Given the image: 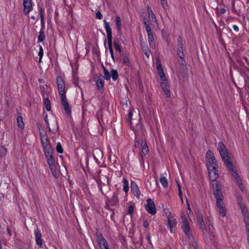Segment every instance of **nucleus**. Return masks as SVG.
Wrapping results in <instances>:
<instances>
[{"label":"nucleus","instance_id":"nucleus-16","mask_svg":"<svg viewBox=\"0 0 249 249\" xmlns=\"http://www.w3.org/2000/svg\"><path fill=\"white\" fill-rule=\"evenodd\" d=\"M156 64H157V71L158 72V74L159 75V76L160 77V80H163L167 79V78L165 76L164 72L163 71L161 63L160 62V61L159 59V58H158L156 59Z\"/></svg>","mask_w":249,"mask_h":249},{"label":"nucleus","instance_id":"nucleus-44","mask_svg":"<svg viewBox=\"0 0 249 249\" xmlns=\"http://www.w3.org/2000/svg\"><path fill=\"white\" fill-rule=\"evenodd\" d=\"M113 44H114V46L116 51L118 52L119 53H120L122 51L120 46L119 45V44L118 43H117L115 41H114Z\"/></svg>","mask_w":249,"mask_h":249},{"label":"nucleus","instance_id":"nucleus-4","mask_svg":"<svg viewBox=\"0 0 249 249\" xmlns=\"http://www.w3.org/2000/svg\"><path fill=\"white\" fill-rule=\"evenodd\" d=\"M41 143L46 160L54 158L53 156V149L51 146L49 137L46 133L44 134L40 133Z\"/></svg>","mask_w":249,"mask_h":249},{"label":"nucleus","instance_id":"nucleus-61","mask_svg":"<svg viewBox=\"0 0 249 249\" xmlns=\"http://www.w3.org/2000/svg\"><path fill=\"white\" fill-rule=\"evenodd\" d=\"M238 186L239 187L240 189L242 191H244V188L243 184L242 182L241 183H240L239 184H238Z\"/></svg>","mask_w":249,"mask_h":249},{"label":"nucleus","instance_id":"nucleus-21","mask_svg":"<svg viewBox=\"0 0 249 249\" xmlns=\"http://www.w3.org/2000/svg\"><path fill=\"white\" fill-rule=\"evenodd\" d=\"M161 86L167 97H170V87L167 79L161 81Z\"/></svg>","mask_w":249,"mask_h":249},{"label":"nucleus","instance_id":"nucleus-45","mask_svg":"<svg viewBox=\"0 0 249 249\" xmlns=\"http://www.w3.org/2000/svg\"><path fill=\"white\" fill-rule=\"evenodd\" d=\"M135 146L136 148H141V146H142V140L141 142H140L139 141H137L136 140H135Z\"/></svg>","mask_w":249,"mask_h":249},{"label":"nucleus","instance_id":"nucleus-11","mask_svg":"<svg viewBox=\"0 0 249 249\" xmlns=\"http://www.w3.org/2000/svg\"><path fill=\"white\" fill-rule=\"evenodd\" d=\"M146 204H144V208L146 211L150 214L154 215L156 213L155 204L153 200L149 198L146 200Z\"/></svg>","mask_w":249,"mask_h":249},{"label":"nucleus","instance_id":"nucleus-53","mask_svg":"<svg viewBox=\"0 0 249 249\" xmlns=\"http://www.w3.org/2000/svg\"><path fill=\"white\" fill-rule=\"evenodd\" d=\"M246 225V232H249V219L248 220H244Z\"/></svg>","mask_w":249,"mask_h":249},{"label":"nucleus","instance_id":"nucleus-30","mask_svg":"<svg viewBox=\"0 0 249 249\" xmlns=\"http://www.w3.org/2000/svg\"><path fill=\"white\" fill-rule=\"evenodd\" d=\"M118 197L116 195L115 193H114L112 198L109 200V204L112 206H116L118 203Z\"/></svg>","mask_w":249,"mask_h":249},{"label":"nucleus","instance_id":"nucleus-29","mask_svg":"<svg viewBox=\"0 0 249 249\" xmlns=\"http://www.w3.org/2000/svg\"><path fill=\"white\" fill-rule=\"evenodd\" d=\"M45 28V26L44 27H42V25H41V29L39 31V34L38 36L37 39H38V42H41L43 41L45 38V36L44 34V29Z\"/></svg>","mask_w":249,"mask_h":249},{"label":"nucleus","instance_id":"nucleus-41","mask_svg":"<svg viewBox=\"0 0 249 249\" xmlns=\"http://www.w3.org/2000/svg\"><path fill=\"white\" fill-rule=\"evenodd\" d=\"M123 61L124 64L127 66H130V62L129 59L128 57V56H124Z\"/></svg>","mask_w":249,"mask_h":249},{"label":"nucleus","instance_id":"nucleus-33","mask_svg":"<svg viewBox=\"0 0 249 249\" xmlns=\"http://www.w3.org/2000/svg\"><path fill=\"white\" fill-rule=\"evenodd\" d=\"M44 104L47 111H50L51 110V104L48 98L44 99Z\"/></svg>","mask_w":249,"mask_h":249},{"label":"nucleus","instance_id":"nucleus-40","mask_svg":"<svg viewBox=\"0 0 249 249\" xmlns=\"http://www.w3.org/2000/svg\"><path fill=\"white\" fill-rule=\"evenodd\" d=\"M56 151L59 154H61L63 152V149L62 146L60 142H58L57 143L56 146Z\"/></svg>","mask_w":249,"mask_h":249},{"label":"nucleus","instance_id":"nucleus-17","mask_svg":"<svg viewBox=\"0 0 249 249\" xmlns=\"http://www.w3.org/2000/svg\"><path fill=\"white\" fill-rule=\"evenodd\" d=\"M223 199H219L216 200V206L219 209V213L224 217L226 215V210L225 206L223 203Z\"/></svg>","mask_w":249,"mask_h":249},{"label":"nucleus","instance_id":"nucleus-28","mask_svg":"<svg viewBox=\"0 0 249 249\" xmlns=\"http://www.w3.org/2000/svg\"><path fill=\"white\" fill-rule=\"evenodd\" d=\"M141 149H142V152L144 155H147L149 152V149L148 146L146 143V142L144 140H142V146Z\"/></svg>","mask_w":249,"mask_h":249},{"label":"nucleus","instance_id":"nucleus-43","mask_svg":"<svg viewBox=\"0 0 249 249\" xmlns=\"http://www.w3.org/2000/svg\"><path fill=\"white\" fill-rule=\"evenodd\" d=\"M38 55L39 57V62H41V59H42L43 55V49L41 46H40V47H39V51L38 52Z\"/></svg>","mask_w":249,"mask_h":249},{"label":"nucleus","instance_id":"nucleus-20","mask_svg":"<svg viewBox=\"0 0 249 249\" xmlns=\"http://www.w3.org/2000/svg\"><path fill=\"white\" fill-rule=\"evenodd\" d=\"M95 82L98 90L101 92L104 91V81L103 76L100 74L98 77L95 78Z\"/></svg>","mask_w":249,"mask_h":249},{"label":"nucleus","instance_id":"nucleus-14","mask_svg":"<svg viewBox=\"0 0 249 249\" xmlns=\"http://www.w3.org/2000/svg\"><path fill=\"white\" fill-rule=\"evenodd\" d=\"M178 51L177 54L180 58L184 59L185 55L183 52V45L182 37L179 36L178 37Z\"/></svg>","mask_w":249,"mask_h":249},{"label":"nucleus","instance_id":"nucleus-9","mask_svg":"<svg viewBox=\"0 0 249 249\" xmlns=\"http://www.w3.org/2000/svg\"><path fill=\"white\" fill-rule=\"evenodd\" d=\"M209 178L211 181L216 180L218 178V166L217 165H208L207 166Z\"/></svg>","mask_w":249,"mask_h":249},{"label":"nucleus","instance_id":"nucleus-38","mask_svg":"<svg viewBox=\"0 0 249 249\" xmlns=\"http://www.w3.org/2000/svg\"><path fill=\"white\" fill-rule=\"evenodd\" d=\"M7 150L3 145L0 146V157H4L7 154Z\"/></svg>","mask_w":249,"mask_h":249},{"label":"nucleus","instance_id":"nucleus-10","mask_svg":"<svg viewBox=\"0 0 249 249\" xmlns=\"http://www.w3.org/2000/svg\"><path fill=\"white\" fill-rule=\"evenodd\" d=\"M181 229L188 239L191 240L193 238V234L189 222L186 218L183 219L181 223Z\"/></svg>","mask_w":249,"mask_h":249},{"label":"nucleus","instance_id":"nucleus-15","mask_svg":"<svg viewBox=\"0 0 249 249\" xmlns=\"http://www.w3.org/2000/svg\"><path fill=\"white\" fill-rule=\"evenodd\" d=\"M206 159L208 165H217L215 158L213 155V152L211 150H208L206 153Z\"/></svg>","mask_w":249,"mask_h":249},{"label":"nucleus","instance_id":"nucleus-52","mask_svg":"<svg viewBox=\"0 0 249 249\" xmlns=\"http://www.w3.org/2000/svg\"><path fill=\"white\" fill-rule=\"evenodd\" d=\"M134 207L132 205H130L128 209V213L130 214H132L134 212Z\"/></svg>","mask_w":249,"mask_h":249},{"label":"nucleus","instance_id":"nucleus-42","mask_svg":"<svg viewBox=\"0 0 249 249\" xmlns=\"http://www.w3.org/2000/svg\"><path fill=\"white\" fill-rule=\"evenodd\" d=\"M148 14V16H149L150 20L151 21H156L157 19L156 18V16L154 15V14L153 12V11L151 12H150Z\"/></svg>","mask_w":249,"mask_h":249},{"label":"nucleus","instance_id":"nucleus-34","mask_svg":"<svg viewBox=\"0 0 249 249\" xmlns=\"http://www.w3.org/2000/svg\"><path fill=\"white\" fill-rule=\"evenodd\" d=\"M142 49V52L144 53L147 58L149 57L150 52L148 46L145 45H142L141 44Z\"/></svg>","mask_w":249,"mask_h":249},{"label":"nucleus","instance_id":"nucleus-5","mask_svg":"<svg viewBox=\"0 0 249 249\" xmlns=\"http://www.w3.org/2000/svg\"><path fill=\"white\" fill-rule=\"evenodd\" d=\"M105 24V28L107 35L108 46L109 51V53L111 54V56L113 60H114V56L113 54V50L112 48V30L110 27L109 23L107 22L106 20H104Z\"/></svg>","mask_w":249,"mask_h":249},{"label":"nucleus","instance_id":"nucleus-55","mask_svg":"<svg viewBox=\"0 0 249 249\" xmlns=\"http://www.w3.org/2000/svg\"><path fill=\"white\" fill-rule=\"evenodd\" d=\"M149 226V223L147 220H145L143 223V226L145 228H148Z\"/></svg>","mask_w":249,"mask_h":249},{"label":"nucleus","instance_id":"nucleus-31","mask_svg":"<svg viewBox=\"0 0 249 249\" xmlns=\"http://www.w3.org/2000/svg\"><path fill=\"white\" fill-rule=\"evenodd\" d=\"M39 14L40 16V20H41V25H42V27L43 28L45 26V21H44V15L45 12L42 8H39Z\"/></svg>","mask_w":249,"mask_h":249},{"label":"nucleus","instance_id":"nucleus-37","mask_svg":"<svg viewBox=\"0 0 249 249\" xmlns=\"http://www.w3.org/2000/svg\"><path fill=\"white\" fill-rule=\"evenodd\" d=\"M111 77L113 81H116L118 78V73L116 70L112 69L111 71Z\"/></svg>","mask_w":249,"mask_h":249},{"label":"nucleus","instance_id":"nucleus-18","mask_svg":"<svg viewBox=\"0 0 249 249\" xmlns=\"http://www.w3.org/2000/svg\"><path fill=\"white\" fill-rule=\"evenodd\" d=\"M35 235L36 244L39 248L43 247V240L42 239V234L40 230L38 228H36L35 230Z\"/></svg>","mask_w":249,"mask_h":249},{"label":"nucleus","instance_id":"nucleus-25","mask_svg":"<svg viewBox=\"0 0 249 249\" xmlns=\"http://www.w3.org/2000/svg\"><path fill=\"white\" fill-rule=\"evenodd\" d=\"M236 68L243 78L248 73H249V69L246 67H238V66H236Z\"/></svg>","mask_w":249,"mask_h":249},{"label":"nucleus","instance_id":"nucleus-8","mask_svg":"<svg viewBox=\"0 0 249 249\" xmlns=\"http://www.w3.org/2000/svg\"><path fill=\"white\" fill-rule=\"evenodd\" d=\"M95 235L97 237V241L100 249H109L106 239L103 237V234L96 229Z\"/></svg>","mask_w":249,"mask_h":249},{"label":"nucleus","instance_id":"nucleus-22","mask_svg":"<svg viewBox=\"0 0 249 249\" xmlns=\"http://www.w3.org/2000/svg\"><path fill=\"white\" fill-rule=\"evenodd\" d=\"M130 188L134 195L139 198L141 194L138 185L134 181L131 180Z\"/></svg>","mask_w":249,"mask_h":249},{"label":"nucleus","instance_id":"nucleus-63","mask_svg":"<svg viewBox=\"0 0 249 249\" xmlns=\"http://www.w3.org/2000/svg\"><path fill=\"white\" fill-rule=\"evenodd\" d=\"M97 182L98 184H99L98 187L100 188V191L103 194L102 186H101V185L100 184V182H101V181L100 180L97 181Z\"/></svg>","mask_w":249,"mask_h":249},{"label":"nucleus","instance_id":"nucleus-36","mask_svg":"<svg viewBox=\"0 0 249 249\" xmlns=\"http://www.w3.org/2000/svg\"><path fill=\"white\" fill-rule=\"evenodd\" d=\"M123 189L126 194L127 193L129 190L128 181L125 178H124L123 180Z\"/></svg>","mask_w":249,"mask_h":249},{"label":"nucleus","instance_id":"nucleus-12","mask_svg":"<svg viewBox=\"0 0 249 249\" xmlns=\"http://www.w3.org/2000/svg\"><path fill=\"white\" fill-rule=\"evenodd\" d=\"M196 214L197 218V222L198 224L199 227L201 230L202 233L204 235L206 234V226L204 224L202 214L199 211L196 212Z\"/></svg>","mask_w":249,"mask_h":249},{"label":"nucleus","instance_id":"nucleus-26","mask_svg":"<svg viewBox=\"0 0 249 249\" xmlns=\"http://www.w3.org/2000/svg\"><path fill=\"white\" fill-rule=\"evenodd\" d=\"M241 210V213L244 217V220H248L249 219V215L248 210L246 208L245 205L243 204V206H239Z\"/></svg>","mask_w":249,"mask_h":249},{"label":"nucleus","instance_id":"nucleus-35","mask_svg":"<svg viewBox=\"0 0 249 249\" xmlns=\"http://www.w3.org/2000/svg\"><path fill=\"white\" fill-rule=\"evenodd\" d=\"M148 42H149L150 47L151 48H152V49H155L156 46H155V41H154V38L153 35H152L151 36H148Z\"/></svg>","mask_w":249,"mask_h":249},{"label":"nucleus","instance_id":"nucleus-6","mask_svg":"<svg viewBox=\"0 0 249 249\" xmlns=\"http://www.w3.org/2000/svg\"><path fill=\"white\" fill-rule=\"evenodd\" d=\"M211 188L213 192V196L216 200L219 199H223L224 196L222 191V187L219 182L217 180H214L211 182Z\"/></svg>","mask_w":249,"mask_h":249},{"label":"nucleus","instance_id":"nucleus-24","mask_svg":"<svg viewBox=\"0 0 249 249\" xmlns=\"http://www.w3.org/2000/svg\"><path fill=\"white\" fill-rule=\"evenodd\" d=\"M116 25L117 30L118 31V35L121 36L122 35L121 29H122V22L121 19L119 16L116 17L115 18Z\"/></svg>","mask_w":249,"mask_h":249},{"label":"nucleus","instance_id":"nucleus-7","mask_svg":"<svg viewBox=\"0 0 249 249\" xmlns=\"http://www.w3.org/2000/svg\"><path fill=\"white\" fill-rule=\"evenodd\" d=\"M245 9L244 3L240 0H232V10L238 16H240Z\"/></svg>","mask_w":249,"mask_h":249},{"label":"nucleus","instance_id":"nucleus-57","mask_svg":"<svg viewBox=\"0 0 249 249\" xmlns=\"http://www.w3.org/2000/svg\"><path fill=\"white\" fill-rule=\"evenodd\" d=\"M243 79L245 82V84H247L248 81H249V76H248V74H247L245 76H244Z\"/></svg>","mask_w":249,"mask_h":249},{"label":"nucleus","instance_id":"nucleus-51","mask_svg":"<svg viewBox=\"0 0 249 249\" xmlns=\"http://www.w3.org/2000/svg\"><path fill=\"white\" fill-rule=\"evenodd\" d=\"M95 17H96V18H98L99 19H101L103 18V15L99 11L96 12Z\"/></svg>","mask_w":249,"mask_h":249},{"label":"nucleus","instance_id":"nucleus-59","mask_svg":"<svg viewBox=\"0 0 249 249\" xmlns=\"http://www.w3.org/2000/svg\"><path fill=\"white\" fill-rule=\"evenodd\" d=\"M45 123L47 125V127L48 128V130L50 132H52L51 129L50 127L49 123L48 120H45Z\"/></svg>","mask_w":249,"mask_h":249},{"label":"nucleus","instance_id":"nucleus-54","mask_svg":"<svg viewBox=\"0 0 249 249\" xmlns=\"http://www.w3.org/2000/svg\"><path fill=\"white\" fill-rule=\"evenodd\" d=\"M178 191V195L179 196V197L180 198L182 203H183L182 193L181 191V189L179 188Z\"/></svg>","mask_w":249,"mask_h":249},{"label":"nucleus","instance_id":"nucleus-62","mask_svg":"<svg viewBox=\"0 0 249 249\" xmlns=\"http://www.w3.org/2000/svg\"><path fill=\"white\" fill-rule=\"evenodd\" d=\"M232 27H233V30L235 31H236L237 32L239 31V28H238V26H237L236 25H234Z\"/></svg>","mask_w":249,"mask_h":249},{"label":"nucleus","instance_id":"nucleus-47","mask_svg":"<svg viewBox=\"0 0 249 249\" xmlns=\"http://www.w3.org/2000/svg\"><path fill=\"white\" fill-rule=\"evenodd\" d=\"M237 63L239 65V67H244V63L240 58H237L236 60Z\"/></svg>","mask_w":249,"mask_h":249},{"label":"nucleus","instance_id":"nucleus-3","mask_svg":"<svg viewBox=\"0 0 249 249\" xmlns=\"http://www.w3.org/2000/svg\"><path fill=\"white\" fill-rule=\"evenodd\" d=\"M56 83L58 92L60 96L61 103L64 107L66 114L70 115L71 114V109L66 98L65 82L61 76H58L56 78Z\"/></svg>","mask_w":249,"mask_h":249},{"label":"nucleus","instance_id":"nucleus-27","mask_svg":"<svg viewBox=\"0 0 249 249\" xmlns=\"http://www.w3.org/2000/svg\"><path fill=\"white\" fill-rule=\"evenodd\" d=\"M18 125L21 129H23L24 127V123L23 121V118L20 115V113H18V116L17 118Z\"/></svg>","mask_w":249,"mask_h":249},{"label":"nucleus","instance_id":"nucleus-46","mask_svg":"<svg viewBox=\"0 0 249 249\" xmlns=\"http://www.w3.org/2000/svg\"><path fill=\"white\" fill-rule=\"evenodd\" d=\"M162 7L164 9H166L168 7V4L166 0H160Z\"/></svg>","mask_w":249,"mask_h":249},{"label":"nucleus","instance_id":"nucleus-13","mask_svg":"<svg viewBox=\"0 0 249 249\" xmlns=\"http://www.w3.org/2000/svg\"><path fill=\"white\" fill-rule=\"evenodd\" d=\"M47 162L51 169L52 175L55 178H57L59 177V174L57 171V167L55 164L54 158L47 160Z\"/></svg>","mask_w":249,"mask_h":249},{"label":"nucleus","instance_id":"nucleus-23","mask_svg":"<svg viewBox=\"0 0 249 249\" xmlns=\"http://www.w3.org/2000/svg\"><path fill=\"white\" fill-rule=\"evenodd\" d=\"M168 225L171 233H173V228L176 226L177 224V220L176 218H172L168 216L167 217Z\"/></svg>","mask_w":249,"mask_h":249},{"label":"nucleus","instance_id":"nucleus-58","mask_svg":"<svg viewBox=\"0 0 249 249\" xmlns=\"http://www.w3.org/2000/svg\"><path fill=\"white\" fill-rule=\"evenodd\" d=\"M146 239L148 241L150 245H152V243H151V239H150V233H148L147 235V236L146 237Z\"/></svg>","mask_w":249,"mask_h":249},{"label":"nucleus","instance_id":"nucleus-39","mask_svg":"<svg viewBox=\"0 0 249 249\" xmlns=\"http://www.w3.org/2000/svg\"><path fill=\"white\" fill-rule=\"evenodd\" d=\"M236 198L237 199V201L238 203V204L239 206H243V204H245L243 202V198L242 196L239 194H236Z\"/></svg>","mask_w":249,"mask_h":249},{"label":"nucleus","instance_id":"nucleus-2","mask_svg":"<svg viewBox=\"0 0 249 249\" xmlns=\"http://www.w3.org/2000/svg\"><path fill=\"white\" fill-rule=\"evenodd\" d=\"M218 150L222 158V159L226 164V167L230 171L232 176L234 178L237 185L241 183V179L236 170L235 166L231 161L230 154L226 148V146L222 142L218 143Z\"/></svg>","mask_w":249,"mask_h":249},{"label":"nucleus","instance_id":"nucleus-49","mask_svg":"<svg viewBox=\"0 0 249 249\" xmlns=\"http://www.w3.org/2000/svg\"><path fill=\"white\" fill-rule=\"evenodd\" d=\"M103 79H105L107 80H109L110 79V74L108 71L104 73Z\"/></svg>","mask_w":249,"mask_h":249},{"label":"nucleus","instance_id":"nucleus-1","mask_svg":"<svg viewBox=\"0 0 249 249\" xmlns=\"http://www.w3.org/2000/svg\"><path fill=\"white\" fill-rule=\"evenodd\" d=\"M218 150L222 158V159L226 164V167L230 171L232 176L234 178L237 185L241 183V179L236 170L235 166L231 161L230 154L226 148V146L222 142L218 143Z\"/></svg>","mask_w":249,"mask_h":249},{"label":"nucleus","instance_id":"nucleus-32","mask_svg":"<svg viewBox=\"0 0 249 249\" xmlns=\"http://www.w3.org/2000/svg\"><path fill=\"white\" fill-rule=\"evenodd\" d=\"M160 181L162 184V185L163 186L164 188H167L168 185V182L166 178L165 177H164L162 175H161Z\"/></svg>","mask_w":249,"mask_h":249},{"label":"nucleus","instance_id":"nucleus-56","mask_svg":"<svg viewBox=\"0 0 249 249\" xmlns=\"http://www.w3.org/2000/svg\"><path fill=\"white\" fill-rule=\"evenodd\" d=\"M95 152L96 153H97V154H98V155H99V157H102V156H103V153H102V151H101L100 150H99V149H96V150L95 151Z\"/></svg>","mask_w":249,"mask_h":249},{"label":"nucleus","instance_id":"nucleus-48","mask_svg":"<svg viewBox=\"0 0 249 249\" xmlns=\"http://www.w3.org/2000/svg\"><path fill=\"white\" fill-rule=\"evenodd\" d=\"M217 11L218 14L222 15L225 13L226 10L224 8H221L219 9H217Z\"/></svg>","mask_w":249,"mask_h":249},{"label":"nucleus","instance_id":"nucleus-60","mask_svg":"<svg viewBox=\"0 0 249 249\" xmlns=\"http://www.w3.org/2000/svg\"><path fill=\"white\" fill-rule=\"evenodd\" d=\"M54 126L56 127L57 131H58L59 130V126H58L57 121L56 120H54Z\"/></svg>","mask_w":249,"mask_h":249},{"label":"nucleus","instance_id":"nucleus-19","mask_svg":"<svg viewBox=\"0 0 249 249\" xmlns=\"http://www.w3.org/2000/svg\"><path fill=\"white\" fill-rule=\"evenodd\" d=\"M24 14L28 15L33 10V2L32 0H23Z\"/></svg>","mask_w":249,"mask_h":249},{"label":"nucleus","instance_id":"nucleus-64","mask_svg":"<svg viewBox=\"0 0 249 249\" xmlns=\"http://www.w3.org/2000/svg\"><path fill=\"white\" fill-rule=\"evenodd\" d=\"M147 10L148 13L150 12H152V10L151 7L148 5L147 6Z\"/></svg>","mask_w":249,"mask_h":249},{"label":"nucleus","instance_id":"nucleus-50","mask_svg":"<svg viewBox=\"0 0 249 249\" xmlns=\"http://www.w3.org/2000/svg\"><path fill=\"white\" fill-rule=\"evenodd\" d=\"M143 24L145 27V30L146 32L150 31L151 30V27H150L149 25L147 23V22L145 21L143 22Z\"/></svg>","mask_w":249,"mask_h":249}]
</instances>
